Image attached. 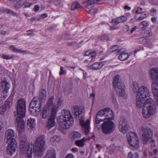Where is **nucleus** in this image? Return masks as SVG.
<instances>
[{
	"mask_svg": "<svg viewBox=\"0 0 158 158\" xmlns=\"http://www.w3.org/2000/svg\"><path fill=\"white\" fill-rule=\"evenodd\" d=\"M23 4V2L22 0L19 1L15 4V6L17 8H19Z\"/></svg>",
	"mask_w": 158,
	"mask_h": 158,
	"instance_id": "nucleus-39",
	"label": "nucleus"
},
{
	"mask_svg": "<svg viewBox=\"0 0 158 158\" xmlns=\"http://www.w3.org/2000/svg\"><path fill=\"white\" fill-rule=\"evenodd\" d=\"M124 8L126 10H129L131 9V8L130 6H128L127 5H126L124 6Z\"/></svg>",
	"mask_w": 158,
	"mask_h": 158,
	"instance_id": "nucleus-52",
	"label": "nucleus"
},
{
	"mask_svg": "<svg viewBox=\"0 0 158 158\" xmlns=\"http://www.w3.org/2000/svg\"><path fill=\"white\" fill-rule=\"evenodd\" d=\"M126 139L129 144L134 148L138 149L140 145L139 139L137 135L131 131L127 135Z\"/></svg>",
	"mask_w": 158,
	"mask_h": 158,
	"instance_id": "nucleus-11",
	"label": "nucleus"
},
{
	"mask_svg": "<svg viewBox=\"0 0 158 158\" xmlns=\"http://www.w3.org/2000/svg\"><path fill=\"white\" fill-rule=\"evenodd\" d=\"M101 146L100 145L98 144H96V147L98 149H99L101 148Z\"/></svg>",
	"mask_w": 158,
	"mask_h": 158,
	"instance_id": "nucleus-63",
	"label": "nucleus"
},
{
	"mask_svg": "<svg viewBox=\"0 0 158 158\" xmlns=\"http://www.w3.org/2000/svg\"><path fill=\"white\" fill-rule=\"evenodd\" d=\"M6 143L8 145L6 148V152L9 155H12L17 148V142Z\"/></svg>",
	"mask_w": 158,
	"mask_h": 158,
	"instance_id": "nucleus-19",
	"label": "nucleus"
},
{
	"mask_svg": "<svg viewBox=\"0 0 158 158\" xmlns=\"http://www.w3.org/2000/svg\"><path fill=\"white\" fill-rule=\"evenodd\" d=\"M129 29V27L127 25L124 26L123 27V31L124 32H126Z\"/></svg>",
	"mask_w": 158,
	"mask_h": 158,
	"instance_id": "nucleus-47",
	"label": "nucleus"
},
{
	"mask_svg": "<svg viewBox=\"0 0 158 158\" xmlns=\"http://www.w3.org/2000/svg\"><path fill=\"white\" fill-rule=\"evenodd\" d=\"M20 140V152L22 154H24L27 149L26 156L27 158H32V152L34 153L33 150V147L31 143H28L27 141L25 136L21 137L19 138Z\"/></svg>",
	"mask_w": 158,
	"mask_h": 158,
	"instance_id": "nucleus-7",
	"label": "nucleus"
},
{
	"mask_svg": "<svg viewBox=\"0 0 158 158\" xmlns=\"http://www.w3.org/2000/svg\"><path fill=\"white\" fill-rule=\"evenodd\" d=\"M87 4L91 5H94L96 3L98 2L96 0H87Z\"/></svg>",
	"mask_w": 158,
	"mask_h": 158,
	"instance_id": "nucleus-41",
	"label": "nucleus"
},
{
	"mask_svg": "<svg viewBox=\"0 0 158 158\" xmlns=\"http://www.w3.org/2000/svg\"><path fill=\"white\" fill-rule=\"evenodd\" d=\"M81 137V134L77 131H72L69 134V138L72 140L79 139Z\"/></svg>",
	"mask_w": 158,
	"mask_h": 158,
	"instance_id": "nucleus-26",
	"label": "nucleus"
},
{
	"mask_svg": "<svg viewBox=\"0 0 158 158\" xmlns=\"http://www.w3.org/2000/svg\"><path fill=\"white\" fill-rule=\"evenodd\" d=\"M150 92L146 86H142L139 89L136 99V105L138 108H143L142 114L145 118H149L156 111L154 100L150 98Z\"/></svg>",
	"mask_w": 158,
	"mask_h": 158,
	"instance_id": "nucleus-1",
	"label": "nucleus"
},
{
	"mask_svg": "<svg viewBox=\"0 0 158 158\" xmlns=\"http://www.w3.org/2000/svg\"><path fill=\"white\" fill-rule=\"evenodd\" d=\"M114 118L113 111L107 107L98 111L96 116L95 123L99 124L103 121L101 127L102 132L105 134H108L114 131L115 128V124L112 121Z\"/></svg>",
	"mask_w": 158,
	"mask_h": 158,
	"instance_id": "nucleus-2",
	"label": "nucleus"
},
{
	"mask_svg": "<svg viewBox=\"0 0 158 158\" xmlns=\"http://www.w3.org/2000/svg\"><path fill=\"white\" fill-rule=\"evenodd\" d=\"M74 114L76 117L79 118L80 124L85 134L87 135L90 129V120L88 119L86 121L84 120V109L82 106H76L74 107Z\"/></svg>",
	"mask_w": 158,
	"mask_h": 158,
	"instance_id": "nucleus-4",
	"label": "nucleus"
},
{
	"mask_svg": "<svg viewBox=\"0 0 158 158\" xmlns=\"http://www.w3.org/2000/svg\"><path fill=\"white\" fill-rule=\"evenodd\" d=\"M47 15L46 14H43L41 15V16L42 18H45L47 16Z\"/></svg>",
	"mask_w": 158,
	"mask_h": 158,
	"instance_id": "nucleus-58",
	"label": "nucleus"
},
{
	"mask_svg": "<svg viewBox=\"0 0 158 158\" xmlns=\"http://www.w3.org/2000/svg\"><path fill=\"white\" fill-rule=\"evenodd\" d=\"M10 48L11 50L14 52L18 53H21L22 52V51L21 50L18 49L17 48H15L13 46H10Z\"/></svg>",
	"mask_w": 158,
	"mask_h": 158,
	"instance_id": "nucleus-37",
	"label": "nucleus"
},
{
	"mask_svg": "<svg viewBox=\"0 0 158 158\" xmlns=\"http://www.w3.org/2000/svg\"><path fill=\"white\" fill-rule=\"evenodd\" d=\"M151 11L152 12L155 13L156 12V10L154 8H152L151 10Z\"/></svg>",
	"mask_w": 158,
	"mask_h": 158,
	"instance_id": "nucleus-60",
	"label": "nucleus"
},
{
	"mask_svg": "<svg viewBox=\"0 0 158 158\" xmlns=\"http://www.w3.org/2000/svg\"><path fill=\"white\" fill-rule=\"evenodd\" d=\"M9 104L6 102L0 107V113L2 114H3L6 110L9 108Z\"/></svg>",
	"mask_w": 158,
	"mask_h": 158,
	"instance_id": "nucleus-29",
	"label": "nucleus"
},
{
	"mask_svg": "<svg viewBox=\"0 0 158 158\" xmlns=\"http://www.w3.org/2000/svg\"><path fill=\"white\" fill-rule=\"evenodd\" d=\"M104 63V62L95 63L90 66V68L95 70L101 68Z\"/></svg>",
	"mask_w": 158,
	"mask_h": 158,
	"instance_id": "nucleus-28",
	"label": "nucleus"
},
{
	"mask_svg": "<svg viewBox=\"0 0 158 158\" xmlns=\"http://www.w3.org/2000/svg\"><path fill=\"white\" fill-rule=\"evenodd\" d=\"M41 103L40 101L34 98L30 103L29 110L30 113L35 115H38L40 111Z\"/></svg>",
	"mask_w": 158,
	"mask_h": 158,
	"instance_id": "nucleus-12",
	"label": "nucleus"
},
{
	"mask_svg": "<svg viewBox=\"0 0 158 158\" xmlns=\"http://www.w3.org/2000/svg\"><path fill=\"white\" fill-rule=\"evenodd\" d=\"M128 57L127 53L124 52L121 53L118 57L119 59L121 61H124L127 59Z\"/></svg>",
	"mask_w": 158,
	"mask_h": 158,
	"instance_id": "nucleus-33",
	"label": "nucleus"
},
{
	"mask_svg": "<svg viewBox=\"0 0 158 158\" xmlns=\"http://www.w3.org/2000/svg\"><path fill=\"white\" fill-rule=\"evenodd\" d=\"M142 86H142L139 88L138 84L137 82L136 81H133L132 82V89L134 92H136V96L137 95V92L139 89ZM137 96L136 97V98Z\"/></svg>",
	"mask_w": 158,
	"mask_h": 158,
	"instance_id": "nucleus-31",
	"label": "nucleus"
},
{
	"mask_svg": "<svg viewBox=\"0 0 158 158\" xmlns=\"http://www.w3.org/2000/svg\"><path fill=\"white\" fill-rule=\"evenodd\" d=\"M142 8L138 7L135 11L136 14L135 19L137 20H142L146 18L148 15V13L147 11H143Z\"/></svg>",
	"mask_w": 158,
	"mask_h": 158,
	"instance_id": "nucleus-18",
	"label": "nucleus"
},
{
	"mask_svg": "<svg viewBox=\"0 0 158 158\" xmlns=\"http://www.w3.org/2000/svg\"><path fill=\"white\" fill-rule=\"evenodd\" d=\"M120 77L118 75L115 76L113 79V84L114 87L120 97H124L126 96L125 91V86L120 82Z\"/></svg>",
	"mask_w": 158,
	"mask_h": 158,
	"instance_id": "nucleus-10",
	"label": "nucleus"
},
{
	"mask_svg": "<svg viewBox=\"0 0 158 158\" xmlns=\"http://www.w3.org/2000/svg\"><path fill=\"white\" fill-rule=\"evenodd\" d=\"M10 87L9 83L6 80H4L1 82L0 90L2 92V95L5 98L7 96L8 91Z\"/></svg>",
	"mask_w": 158,
	"mask_h": 158,
	"instance_id": "nucleus-14",
	"label": "nucleus"
},
{
	"mask_svg": "<svg viewBox=\"0 0 158 158\" xmlns=\"http://www.w3.org/2000/svg\"><path fill=\"white\" fill-rule=\"evenodd\" d=\"M1 34L2 35L5 34L6 33V32L4 31H1Z\"/></svg>",
	"mask_w": 158,
	"mask_h": 158,
	"instance_id": "nucleus-64",
	"label": "nucleus"
},
{
	"mask_svg": "<svg viewBox=\"0 0 158 158\" xmlns=\"http://www.w3.org/2000/svg\"><path fill=\"white\" fill-rule=\"evenodd\" d=\"M86 56H90L92 59L94 58L96 56L95 52L91 50H88L85 53Z\"/></svg>",
	"mask_w": 158,
	"mask_h": 158,
	"instance_id": "nucleus-32",
	"label": "nucleus"
},
{
	"mask_svg": "<svg viewBox=\"0 0 158 158\" xmlns=\"http://www.w3.org/2000/svg\"><path fill=\"white\" fill-rule=\"evenodd\" d=\"M152 80V89L155 98L158 97V69L152 68L149 72Z\"/></svg>",
	"mask_w": 158,
	"mask_h": 158,
	"instance_id": "nucleus-9",
	"label": "nucleus"
},
{
	"mask_svg": "<svg viewBox=\"0 0 158 158\" xmlns=\"http://www.w3.org/2000/svg\"><path fill=\"white\" fill-rule=\"evenodd\" d=\"M151 20L153 23H155L156 21V18L155 17H152L151 18Z\"/></svg>",
	"mask_w": 158,
	"mask_h": 158,
	"instance_id": "nucleus-56",
	"label": "nucleus"
},
{
	"mask_svg": "<svg viewBox=\"0 0 158 158\" xmlns=\"http://www.w3.org/2000/svg\"><path fill=\"white\" fill-rule=\"evenodd\" d=\"M16 134L15 131L12 129L7 130L5 133V138L6 143L16 142L15 139Z\"/></svg>",
	"mask_w": 158,
	"mask_h": 158,
	"instance_id": "nucleus-13",
	"label": "nucleus"
},
{
	"mask_svg": "<svg viewBox=\"0 0 158 158\" xmlns=\"http://www.w3.org/2000/svg\"><path fill=\"white\" fill-rule=\"evenodd\" d=\"M127 19V18L126 16H123L118 17L117 18L113 19L111 23L113 25H117L120 23L126 21Z\"/></svg>",
	"mask_w": 158,
	"mask_h": 158,
	"instance_id": "nucleus-22",
	"label": "nucleus"
},
{
	"mask_svg": "<svg viewBox=\"0 0 158 158\" xmlns=\"http://www.w3.org/2000/svg\"><path fill=\"white\" fill-rule=\"evenodd\" d=\"M135 158H138L139 157V155L136 153H135L134 154V156Z\"/></svg>",
	"mask_w": 158,
	"mask_h": 158,
	"instance_id": "nucleus-59",
	"label": "nucleus"
},
{
	"mask_svg": "<svg viewBox=\"0 0 158 158\" xmlns=\"http://www.w3.org/2000/svg\"><path fill=\"white\" fill-rule=\"evenodd\" d=\"M63 104V100L61 98L59 99L58 100L57 102V104L56 105H55L56 106H58V109Z\"/></svg>",
	"mask_w": 158,
	"mask_h": 158,
	"instance_id": "nucleus-38",
	"label": "nucleus"
},
{
	"mask_svg": "<svg viewBox=\"0 0 158 158\" xmlns=\"http://www.w3.org/2000/svg\"><path fill=\"white\" fill-rule=\"evenodd\" d=\"M78 149L77 148H74L72 149V151L74 152H76L78 151Z\"/></svg>",
	"mask_w": 158,
	"mask_h": 158,
	"instance_id": "nucleus-57",
	"label": "nucleus"
},
{
	"mask_svg": "<svg viewBox=\"0 0 158 158\" xmlns=\"http://www.w3.org/2000/svg\"><path fill=\"white\" fill-rule=\"evenodd\" d=\"M54 98L51 97L48 100L46 104L44 107L51 110V113L53 112L55 113H57L58 112V106L54 104L53 102Z\"/></svg>",
	"mask_w": 158,
	"mask_h": 158,
	"instance_id": "nucleus-15",
	"label": "nucleus"
},
{
	"mask_svg": "<svg viewBox=\"0 0 158 158\" xmlns=\"http://www.w3.org/2000/svg\"><path fill=\"white\" fill-rule=\"evenodd\" d=\"M50 141L51 142H56V139L55 138V136H53L50 139Z\"/></svg>",
	"mask_w": 158,
	"mask_h": 158,
	"instance_id": "nucleus-50",
	"label": "nucleus"
},
{
	"mask_svg": "<svg viewBox=\"0 0 158 158\" xmlns=\"http://www.w3.org/2000/svg\"><path fill=\"white\" fill-rule=\"evenodd\" d=\"M2 57L4 59L8 60L12 58L13 56L12 55H7L3 54L2 55Z\"/></svg>",
	"mask_w": 158,
	"mask_h": 158,
	"instance_id": "nucleus-40",
	"label": "nucleus"
},
{
	"mask_svg": "<svg viewBox=\"0 0 158 158\" xmlns=\"http://www.w3.org/2000/svg\"><path fill=\"white\" fill-rule=\"evenodd\" d=\"M43 158H56V151L53 150H48Z\"/></svg>",
	"mask_w": 158,
	"mask_h": 158,
	"instance_id": "nucleus-25",
	"label": "nucleus"
},
{
	"mask_svg": "<svg viewBox=\"0 0 158 158\" xmlns=\"http://www.w3.org/2000/svg\"><path fill=\"white\" fill-rule=\"evenodd\" d=\"M140 130L142 132L144 143L146 144L148 143L152 148H154L155 141L152 139L153 134L152 130L150 128L144 125L140 127Z\"/></svg>",
	"mask_w": 158,
	"mask_h": 158,
	"instance_id": "nucleus-8",
	"label": "nucleus"
},
{
	"mask_svg": "<svg viewBox=\"0 0 158 158\" xmlns=\"http://www.w3.org/2000/svg\"><path fill=\"white\" fill-rule=\"evenodd\" d=\"M81 7V5L77 2H75L73 3L71 6V10H74L76 9Z\"/></svg>",
	"mask_w": 158,
	"mask_h": 158,
	"instance_id": "nucleus-35",
	"label": "nucleus"
},
{
	"mask_svg": "<svg viewBox=\"0 0 158 158\" xmlns=\"http://www.w3.org/2000/svg\"><path fill=\"white\" fill-rule=\"evenodd\" d=\"M46 91L44 89H41L40 91L39 98L42 102H44L46 97Z\"/></svg>",
	"mask_w": 158,
	"mask_h": 158,
	"instance_id": "nucleus-27",
	"label": "nucleus"
},
{
	"mask_svg": "<svg viewBox=\"0 0 158 158\" xmlns=\"http://www.w3.org/2000/svg\"><path fill=\"white\" fill-rule=\"evenodd\" d=\"M60 71V75H61L62 74H64L65 73V72L63 70V69L62 67H61Z\"/></svg>",
	"mask_w": 158,
	"mask_h": 158,
	"instance_id": "nucleus-54",
	"label": "nucleus"
},
{
	"mask_svg": "<svg viewBox=\"0 0 158 158\" xmlns=\"http://www.w3.org/2000/svg\"><path fill=\"white\" fill-rule=\"evenodd\" d=\"M4 127V124L2 122L0 121V130H1Z\"/></svg>",
	"mask_w": 158,
	"mask_h": 158,
	"instance_id": "nucleus-49",
	"label": "nucleus"
},
{
	"mask_svg": "<svg viewBox=\"0 0 158 158\" xmlns=\"http://www.w3.org/2000/svg\"><path fill=\"white\" fill-rule=\"evenodd\" d=\"M118 46L117 45H115L111 47L110 49V51L111 52H113L116 51L118 49Z\"/></svg>",
	"mask_w": 158,
	"mask_h": 158,
	"instance_id": "nucleus-42",
	"label": "nucleus"
},
{
	"mask_svg": "<svg viewBox=\"0 0 158 158\" xmlns=\"http://www.w3.org/2000/svg\"><path fill=\"white\" fill-rule=\"evenodd\" d=\"M149 24V23L148 21H143L140 23L139 26L140 28H143L144 27L148 26Z\"/></svg>",
	"mask_w": 158,
	"mask_h": 158,
	"instance_id": "nucleus-36",
	"label": "nucleus"
},
{
	"mask_svg": "<svg viewBox=\"0 0 158 158\" xmlns=\"http://www.w3.org/2000/svg\"><path fill=\"white\" fill-rule=\"evenodd\" d=\"M87 140V139L83 138L81 139L76 140L75 143L78 147H83L85 145V141Z\"/></svg>",
	"mask_w": 158,
	"mask_h": 158,
	"instance_id": "nucleus-30",
	"label": "nucleus"
},
{
	"mask_svg": "<svg viewBox=\"0 0 158 158\" xmlns=\"http://www.w3.org/2000/svg\"><path fill=\"white\" fill-rule=\"evenodd\" d=\"M112 101L114 103H116V100L115 98L113 97L112 98Z\"/></svg>",
	"mask_w": 158,
	"mask_h": 158,
	"instance_id": "nucleus-61",
	"label": "nucleus"
},
{
	"mask_svg": "<svg viewBox=\"0 0 158 158\" xmlns=\"http://www.w3.org/2000/svg\"><path fill=\"white\" fill-rule=\"evenodd\" d=\"M27 124L28 127L33 130L35 127L36 125L35 120L34 118H29L27 121Z\"/></svg>",
	"mask_w": 158,
	"mask_h": 158,
	"instance_id": "nucleus-23",
	"label": "nucleus"
},
{
	"mask_svg": "<svg viewBox=\"0 0 158 158\" xmlns=\"http://www.w3.org/2000/svg\"><path fill=\"white\" fill-rule=\"evenodd\" d=\"M65 158H75V157L72 154L69 153L66 156Z\"/></svg>",
	"mask_w": 158,
	"mask_h": 158,
	"instance_id": "nucleus-46",
	"label": "nucleus"
},
{
	"mask_svg": "<svg viewBox=\"0 0 158 158\" xmlns=\"http://www.w3.org/2000/svg\"><path fill=\"white\" fill-rule=\"evenodd\" d=\"M39 9V7L38 6L35 5L34 7V11L36 12L38 11Z\"/></svg>",
	"mask_w": 158,
	"mask_h": 158,
	"instance_id": "nucleus-51",
	"label": "nucleus"
},
{
	"mask_svg": "<svg viewBox=\"0 0 158 158\" xmlns=\"http://www.w3.org/2000/svg\"><path fill=\"white\" fill-rule=\"evenodd\" d=\"M137 29V27L136 26L132 28L131 31V33H132L134 31H135Z\"/></svg>",
	"mask_w": 158,
	"mask_h": 158,
	"instance_id": "nucleus-55",
	"label": "nucleus"
},
{
	"mask_svg": "<svg viewBox=\"0 0 158 158\" xmlns=\"http://www.w3.org/2000/svg\"><path fill=\"white\" fill-rule=\"evenodd\" d=\"M94 5L87 4L85 7L86 11L92 15L96 13L98 10L97 8H93Z\"/></svg>",
	"mask_w": 158,
	"mask_h": 158,
	"instance_id": "nucleus-24",
	"label": "nucleus"
},
{
	"mask_svg": "<svg viewBox=\"0 0 158 158\" xmlns=\"http://www.w3.org/2000/svg\"><path fill=\"white\" fill-rule=\"evenodd\" d=\"M111 29L114 30L118 29V27H110Z\"/></svg>",
	"mask_w": 158,
	"mask_h": 158,
	"instance_id": "nucleus-62",
	"label": "nucleus"
},
{
	"mask_svg": "<svg viewBox=\"0 0 158 158\" xmlns=\"http://www.w3.org/2000/svg\"><path fill=\"white\" fill-rule=\"evenodd\" d=\"M3 13L11 14L13 15H16V14L14 12L6 8L4 9L3 12L0 10V15Z\"/></svg>",
	"mask_w": 158,
	"mask_h": 158,
	"instance_id": "nucleus-34",
	"label": "nucleus"
},
{
	"mask_svg": "<svg viewBox=\"0 0 158 158\" xmlns=\"http://www.w3.org/2000/svg\"><path fill=\"white\" fill-rule=\"evenodd\" d=\"M56 114L57 113H55L53 112L51 113L50 115L46 124V128L48 129H50L55 126L56 124L55 118Z\"/></svg>",
	"mask_w": 158,
	"mask_h": 158,
	"instance_id": "nucleus-16",
	"label": "nucleus"
},
{
	"mask_svg": "<svg viewBox=\"0 0 158 158\" xmlns=\"http://www.w3.org/2000/svg\"><path fill=\"white\" fill-rule=\"evenodd\" d=\"M29 31L31 32L28 33H27V35L31 36H33L35 35V32L34 31H32V30H30Z\"/></svg>",
	"mask_w": 158,
	"mask_h": 158,
	"instance_id": "nucleus-48",
	"label": "nucleus"
},
{
	"mask_svg": "<svg viewBox=\"0 0 158 158\" xmlns=\"http://www.w3.org/2000/svg\"><path fill=\"white\" fill-rule=\"evenodd\" d=\"M55 138L56 139V142H59L61 140V137L60 136L55 135Z\"/></svg>",
	"mask_w": 158,
	"mask_h": 158,
	"instance_id": "nucleus-45",
	"label": "nucleus"
},
{
	"mask_svg": "<svg viewBox=\"0 0 158 158\" xmlns=\"http://www.w3.org/2000/svg\"><path fill=\"white\" fill-rule=\"evenodd\" d=\"M32 3L27 2L23 3V4L25 7H28L30 6L32 4Z\"/></svg>",
	"mask_w": 158,
	"mask_h": 158,
	"instance_id": "nucleus-44",
	"label": "nucleus"
},
{
	"mask_svg": "<svg viewBox=\"0 0 158 158\" xmlns=\"http://www.w3.org/2000/svg\"><path fill=\"white\" fill-rule=\"evenodd\" d=\"M61 113L62 116L58 117V123L62 129H69L73 124L74 119L73 116L69 110H63Z\"/></svg>",
	"mask_w": 158,
	"mask_h": 158,
	"instance_id": "nucleus-5",
	"label": "nucleus"
},
{
	"mask_svg": "<svg viewBox=\"0 0 158 158\" xmlns=\"http://www.w3.org/2000/svg\"><path fill=\"white\" fill-rule=\"evenodd\" d=\"M51 112L50 109L44 107L41 112V115L42 118L46 119L48 117L49 118Z\"/></svg>",
	"mask_w": 158,
	"mask_h": 158,
	"instance_id": "nucleus-21",
	"label": "nucleus"
},
{
	"mask_svg": "<svg viewBox=\"0 0 158 158\" xmlns=\"http://www.w3.org/2000/svg\"><path fill=\"white\" fill-rule=\"evenodd\" d=\"M25 100L23 98L19 99L16 103L17 113L18 116L16 118V123L17 126V130L19 133L23 131L25 128V122L22 118L25 114Z\"/></svg>",
	"mask_w": 158,
	"mask_h": 158,
	"instance_id": "nucleus-3",
	"label": "nucleus"
},
{
	"mask_svg": "<svg viewBox=\"0 0 158 158\" xmlns=\"http://www.w3.org/2000/svg\"><path fill=\"white\" fill-rule=\"evenodd\" d=\"M45 136L41 135L37 137L35 143L32 144L33 150L35 156H40L45 150Z\"/></svg>",
	"mask_w": 158,
	"mask_h": 158,
	"instance_id": "nucleus-6",
	"label": "nucleus"
},
{
	"mask_svg": "<svg viewBox=\"0 0 158 158\" xmlns=\"http://www.w3.org/2000/svg\"><path fill=\"white\" fill-rule=\"evenodd\" d=\"M147 150L143 153V155L145 157H147L148 158H158V150L155 149L152 151L150 149Z\"/></svg>",
	"mask_w": 158,
	"mask_h": 158,
	"instance_id": "nucleus-20",
	"label": "nucleus"
},
{
	"mask_svg": "<svg viewBox=\"0 0 158 158\" xmlns=\"http://www.w3.org/2000/svg\"><path fill=\"white\" fill-rule=\"evenodd\" d=\"M133 154L131 152H130L128 154V158H133Z\"/></svg>",
	"mask_w": 158,
	"mask_h": 158,
	"instance_id": "nucleus-53",
	"label": "nucleus"
},
{
	"mask_svg": "<svg viewBox=\"0 0 158 158\" xmlns=\"http://www.w3.org/2000/svg\"><path fill=\"white\" fill-rule=\"evenodd\" d=\"M129 125L124 118H121L119 121V128L120 132L123 134L126 133L129 128Z\"/></svg>",
	"mask_w": 158,
	"mask_h": 158,
	"instance_id": "nucleus-17",
	"label": "nucleus"
},
{
	"mask_svg": "<svg viewBox=\"0 0 158 158\" xmlns=\"http://www.w3.org/2000/svg\"><path fill=\"white\" fill-rule=\"evenodd\" d=\"M149 2L152 4L158 5V0H148Z\"/></svg>",
	"mask_w": 158,
	"mask_h": 158,
	"instance_id": "nucleus-43",
	"label": "nucleus"
}]
</instances>
